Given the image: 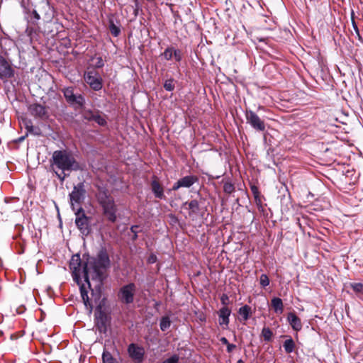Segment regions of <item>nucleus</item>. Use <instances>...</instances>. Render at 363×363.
Listing matches in <instances>:
<instances>
[{"label":"nucleus","instance_id":"36","mask_svg":"<svg viewBox=\"0 0 363 363\" xmlns=\"http://www.w3.org/2000/svg\"><path fill=\"white\" fill-rule=\"evenodd\" d=\"M38 28H39V26H34L32 24L28 23V26L26 28V32L28 35H32L33 33H35L38 30Z\"/></svg>","mask_w":363,"mask_h":363},{"label":"nucleus","instance_id":"19","mask_svg":"<svg viewBox=\"0 0 363 363\" xmlns=\"http://www.w3.org/2000/svg\"><path fill=\"white\" fill-rule=\"evenodd\" d=\"M198 177L194 175H187L179 179L182 187L189 188L198 182Z\"/></svg>","mask_w":363,"mask_h":363},{"label":"nucleus","instance_id":"43","mask_svg":"<svg viewBox=\"0 0 363 363\" xmlns=\"http://www.w3.org/2000/svg\"><path fill=\"white\" fill-rule=\"evenodd\" d=\"M181 187H182L181 184H180L179 181L178 180L177 182H175L173 184L172 190V191H177Z\"/></svg>","mask_w":363,"mask_h":363},{"label":"nucleus","instance_id":"15","mask_svg":"<svg viewBox=\"0 0 363 363\" xmlns=\"http://www.w3.org/2000/svg\"><path fill=\"white\" fill-rule=\"evenodd\" d=\"M108 318L106 314L100 311L98 315H96L95 326L100 333H106L107 330Z\"/></svg>","mask_w":363,"mask_h":363},{"label":"nucleus","instance_id":"27","mask_svg":"<svg viewBox=\"0 0 363 363\" xmlns=\"http://www.w3.org/2000/svg\"><path fill=\"white\" fill-rule=\"evenodd\" d=\"M171 325V321L169 317H162L160 320V327L162 331H166Z\"/></svg>","mask_w":363,"mask_h":363},{"label":"nucleus","instance_id":"26","mask_svg":"<svg viewBox=\"0 0 363 363\" xmlns=\"http://www.w3.org/2000/svg\"><path fill=\"white\" fill-rule=\"evenodd\" d=\"M250 189L254 196L256 203L257 205H261L262 201L260 198V192L259 191L258 187L256 185L252 184L250 186Z\"/></svg>","mask_w":363,"mask_h":363},{"label":"nucleus","instance_id":"17","mask_svg":"<svg viewBox=\"0 0 363 363\" xmlns=\"http://www.w3.org/2000/svg\"><path fill=\"white\" fill-rule=\"evenodd\" d=\"M231 311L228 307L224 306L219 310V323L220 325H228L229 324V316L230 315Z\"/></svg>","mask_w":363,"mask_h":363},{"label":"nucleus","instance_id":"14","mask_svg":"<svg viewBox=\"0 0 363 363\" xmlns=\"http://www.w3.org/2000/svg\"><path fill=\"white\" fill-rule=\"evenodd\" d=\"M150 188L152 194H154L156 199H159L161 200L166 199L164 186L160 182L158 177L155 175L152 176V181L150 182Z\"/></svg>","mask_w":363,"mask_h":363},{"label":"nucleus","instance_id":"39","mask_svg":"<svg viewBox=\"0 0 363 363\" xmlns=\"http://www.w3.org/2000/svg\"><path fill=\"white\" fill-rule=\"evenodd\" d=\"M173 57H174L175 60L177 62H180L182 59V52L179 49L174 48L173 50Z\"/></svg>","mask_w":363,"mask_h":363},{"label":"nucleus","instance_id":"20","mask_svg":"<svg viewBox=\"0 0 363 363\" xmlns=\"http://www.w3.org/2000/svg\"><path fill=\"white\" fill-rule=\"evenodd\" d=\"M271 305L274 312L277 313H282L284 311L283 301L280 298L274 297L271 301Z\"/></svg>","mask_w":363,"mask_h":363},{"label":"nucleus","instance_id":"38","mask_svg":"<svg viewBox=\"0 0 363 363\" xmlns=\"http://www.w3.org/2000/svg\"><path fill=\"white\" fill-rule=\"evenodd\" d=\"M353 15H354V12L352 11V27H353L355 33L357 34L358 38L359 40H361L362 37H361V35L359 34V30L358 26H357V25L354 18H353Z\"/></svg>","mask_w":363,"mask_h":363},{"label":"nucleus","instance_id":"2","mask_svg":"<svg viewBox=\"0 0 363 363\" xmlns=\"http://www.w3.org/2000/svg\"><path fill=\"white\" fill-rule=\"evenodd\" d=\"M50 167L57 177L63 182L71 172L82 170L81 164L77 161L73 153L67 150H55L50 159Z\"/></svg>","mask_w":363,"mask_h":363},{"label":"nucleus","instance_id":"37","mask_svg":"<svg viewBox=\"0 0 363 363\" xmlns=\"http://www.w3.org/2000/svg\"><path fill=\"white\" fill-rule=\"evenodd\" d=\"M92 60H95L94 66L96 68H101L104 65V62L101 57H94Z\"/></svg>","mask_w":363,"mask_h":363},{"label":"nucleus","instance_id":"35","mask_svg":"<svg viewBox=\"0 0 363 363\" xmlns=\"http://www.w3.org/2000/svg\"><path fill=\"white\" fill-rule=\"evenodd\" d=\"M223 191L225 193L230 194L235 191V186L230 182H225L223 185Z\"/></svg>","mask_w":363,"mask_h":363},{"label":"nucleus","instance_id":"4","mask_svg":"<svg viewBox=\"0 0 363 363\" xmlns=\"http://www.w3.org/2000/svg\"><path fill=\"white\" fill-rule=\"evenodd\" d=\"M86 195V189L84 182H79L75 185L72 191L69 194L71 207L73 211H76L84 201Z\"/></svg>","mask_w":363,"mask_h":363},{"label":"nucleus","instance_id":"30","mask_svg":"<svg viewBox=\"0 0 363 363\" xmlns=\"http://www.w3.org/2000/svg\"><path fill=\"white\" fill-rule=\"evenodd\" d=\"M262 336L264 341L269 342L273 336V333L269 328L264 327L262 330Z\"/></svg>","mask_w":363,"mask_h":363},{"label":"nucleus","instance_id":"13","mask_svg":"<svg viewBox=\"0 0 363 363\" xmlns=\"http://www.w3.org/2000/svg\"><path fill=\"white\" fill-rule=\"evenodd\" d=\"M86 82L95 91L102 88L101 79L97 72L92 70L87 72L84 75Z\"/></svg>","mask_w":363,"mask_h":363},{"label":"nucleus","instance_id":"28","mask_svg":"<svg viewBox=\"0 0 363 363\" xmlns=\"http://www.w3.org/2000/svg\"><path fill=\"white\" fill-rule=\"evenodd\" d=\"M109 30L114 37L118 36L121 33L120 28L115 25L113 20L109 21Z\"/></svg>","mask_w":363,"mask_h":363},{"label":"nucleus","instance_id":"49","mask_svg":"<svg viewBox=\"0 0 363 363\" xmlns=\"http://www.w3.org/2000/svg\"><path fill=\"white\" fill-rule=\"evenodd\" d=\"M45 7L48 8V9L50 8V7H49V5H48V4H45Z\"/></svg>","mask_w":363,"mask_h":363},{"label":"nucleus","instance_id":"22","mask_svg":"<svg viewBox=\"0 0 363 363\" xmlns=\"http://www.w3.org/2000/svg\"><path fill=\"white\" fill-rule=\"evenodd\" d=\"M80 294H81V296H82V298L83 300V302H84L85 306L87 308H89L90 311H91L93 308V306H92L91 301H89V298L88 296V292H87L85 286H84V284L80 286Z\"/></svg>","mask_w":363,"mask_h":363},{"label":"nucleus","instance_id":"34","mask_svg":"<svg viewBox=\"0 0 363 363\" xmlns=\"http://www.w3.org/2000/svg\"><path fill=\"white\" fill-rule=\"evenodd\" d=\"M259 284L264 288L269 284V279L267 274H261L259 277Z\"/></svg>","mask_w":363,"mask_h":363},{"label":"nucleus","instance_id":"24","mask_svg":"<svg viewBox=\"0 0 363 363\" xmlns=\"http://www.w3.org/2000/svg\"><path fill=\"white\" fill-rule=\"evenodd\" d=\"M283 347L286 353L289 354L294 351L296 345L294 340L290 337L286 340L283 344Z\"/></svg>","mask_w":363,"mask_h":363},{"label":"nucleus","instance_id":"41","mask_svg":"<svg viewBox=\"0 0 363 363\" xmlns=\"http://www.w3.org/2000/svg\"><path fill=\"white\" fill-rule=\"evenodd\" d=\"M137 228H138V225H133L131 228H130V230L131 232L133 233V235L132 237V240L133 241H135L138 238V231H137Z\"/></svg>","mask_w":363,"mask_h":363},{"label":"nucleus","instance_id":"1","mask_svg":"<svg viewBox=\"0 0 363 363\" xmlns=\"http://www.w3.org/2000/svg\"><path fill=\"white\" fill-rule=\"evenodd\" d=\"M110 266V259L105 249H101L96 257H86L83 255L82 259L79 254L74 255L69 262V268L72 271V277L78 284L81 281V274L83 275L84 281L91 288L89 278L98 282L97 286L100 287L106 278V269Z\"/></svg>","mask_w":363,"mask_h":363},{"label":"nucleus","instance_id":"11","mask_svg":"<svg viewBox=\"0 0 363 363\" xmlns=\"http://www.w3.org/2000/svg\"><path fill=\"white\" fill-rule=\"evenodd\" d=\"M128 353L135 363H142L144 360L145 349L142 346L131 343L128 347Z\"/></svg>","mask_w":363,"mask_h":363},{"label":"nucleus","instance_id":"40","mask_svg":"<svg viewBox=\"0 0 363 363\" xmlns=\"http://www.w3.org/2000/svg\"><path fill=\"white\" fill-rule=\"evenodd\" d=\"M162 363H179V357L177 354H174L164 360Z\"/></svg>","mask_w":363,"mask_h":363},{"label":"nucleus","instance_id":"31","mask_svg":"<svg viewBox=\"0 0 363 363\" xmlns=\"http://www.w3.org/2000/svg\"><path fill=\"white\" fill-rule=\"evenodd\" d=\"M173 47L167 48L161 54V56L166 60H170L173 57Z\"/></svg>","mask_w":363,"mask_h":363},{"label":"nucleus","instance_id":"25","mask_svg":"<svg viewBox=\"0 0 363 363\" xmlns=\"http://www.w3.org/2000/svg\"><path fill=\"white\" fill-rule=\"evenodd\" d=\"M40 19V14L36 10H33L30 14V19L28 21V23L32 24L34 26H38V21Z\"/></svg>","mask_w":363,"mask_h":363},{"label":"nucleus","instance_id":"9","mask_svg":"<svg viewBox=\"0 0 363 363\" xmlns=\"http://www.w3.org/2000/svg\"><path fill=\"white\" fill-rule=\"evenodd\" d=\"M82 116L84 120L89 122L94 121L100 126H104L107 123L105 115L98 110L84 109Z\"/></svg>","mask_w":363,"mask_h":363},{"label":"nucleus","instance_id":"7","mask_svg":"<svg viewBox=\"0 0 363 363\" xmlns=\"http://www.w3.org/2000/svg\"><path fill=\"white\" fill-rule=\"evenodd\" d=\"M62 91L68 104L71 105H78L80 107L84 106L85 104L84 97L80 94H74L73 86L65 87L62 89Z\"/></svg>","mask_w":363,"mask_h":363},{"label":"nucleus","instance_id":"47","mask_svg":"<svg viewBox=\"0 0 363 363\" xmlns=\"http://www.w3.org/2000/svg\"><path fill=\"white\" fill-rule=\"evenodd\" d=\"M147 2H153L155 0H146ZM138 1L139 0H134V2H135V6L137 8L139 7V4H138Z\"/></svg>","mask_w":363,"mask_h":363},{"label":"nucleus","instance_id":"5","mask_svg":"<svg viewBox=\"0 0 363 363\" xmlns=\"http://www.w3.org/2000/svg\"><path fill=\"white\" fill-rule=\"evenodd\" d=\"M75 211V224L84 235H88L91 232V218L86 216L84 210L82 206L77 208Z\"/></svg>","mask_w":363,"mask_h":363},{"label":"nucleus","instance_id":"3","mask_svg":"<svg viewBox=\"0 0 363 363\" xmlns=\"http://www.w3.org/2000/svg\"><path fill=\"white\" fill-rule=\"evenodd\" d=\"M97 190L95 196L97 202L102 208L103 214L107 220L111 223H115L117 219V206L115 203L113 197L110 191L105 185H96Z\"/></svg>","mask_w":363,"mask_h":363},{"label":"nucleus","instance_id":"42","mask_svg":"<svg viewBox=\"0 0 363 363\" xmlns=\"http://www.w3.org/2000/svg\"><path fill=\"white\" fill-rule=\"evenodd\" d=\"M147 262L150 264H153L157 262V256L154 254H152L149 256L147 259Z\"/></svg>","mask_w":363,"mask_h":363},{"label":"nucleus","instance_id":"33","mask_svg":"<svg viewBox=\"0 0 363 363\" xmlns=\"http://www.w3.org/2000/svg\"><path fill=\"white\" fill-rule=\"evenodd\" d=\"M164 88L168 91H173L174 89V79H167L164 83Z\"/></svg>","mask_w":363,"mask_h":363},{"label":"nucleus","instance_id":"8","mask_svg":"<svg viewBox=\"0 0 363 363\" xmlns=\"http://www.w3.org/2000/svg\"><path fill=\"white\" fill-rule=\"evenodd\" d=\"M245 118L247 123L255 130L258 132L265 131L266 125L264 121L262 120L255 112L251 110H246Z\"/></svg>","mask_w":363,"mask_h":363},{"label":"nucleus","instance_id":"48","mask_svg":"<svg viewBox=\"0 0 363 363\" xmlns=\"http://www.w3.org/2000/svg\"><path fill=\"white\" fill-rule=\"evenodd\" d=\"M238 363H244V362H243L242 359H239V360L238 361Z\"/></svg>","mask_w":363,"mask_h":363},{"label":"nucleus","instance_id":"45","mask_svg":"<svg viewBox=\"0 0 363 363\" xmlns=\"http://www.w3.org/2000/svg\"><path fill=\"white\" fill-rule=\"evenodd\" d=\"M220 301L223 305H226L227 301H228V296L226 294H223V296H221Z\"/></svg>","mask_w":363,"mask_h":363},{"label":"nucleus","instance_id":"23","mask_svg":"<svg viewBox=\"0 0 363 363\" xmlns=\"http://www.w3.org/2000/svg\"><path fill=\"white\" fill-rule=\"evenodd\" d=\"M239 315L242 317L243 321H247L252 313V310L250 306L248 305H245L240 307L238 310Z\"/></svg>","mask_w":363,"mask_h":363},{"label":"nucleus","instance_id":"18","mask_svg":"<svg viewBox=\"0 0 363 363\" xmlns=\"http://www.w3.org/2000/svg\"><path fill=\"white\" fill-rule=\"evenodd\" d=\"M184 205L188 206L189 216H194L199 214L200 211V206L197 200L194 199L190 201L185 202Z\"/></svg>","mask_w":363,"mask_h":363},{"label":"nucleus","instance_id":"46","mask_svg":"<svg viewBox=\"0 0 363 363\" xmlns=\"http://www.w3.org/2000/svg\"><path fill=\"white\" fill-rule=\"evenodd\" d=\"M220 341L221 342L222 344H223L225 345H228L229 344L228 340L225 337H220Z\"/></svg>","mask_w":363,"mask_h":363},{"label":"nucleus","instance_id":"44","mask_svg":"<svg viewBox=\"0 0 363 363\" xmlns=\"http://www.w3.org/2000/svg\"><path fill=\"white\" fill-rule=\"evenodd\" d=\"M227 346V352H232L233 350L236 348V345L234 344L229 343Z\"/></svg>","mask_w":363,"mask_h":363},{"label":"nucleus","instance_id":"6","mask_svg":"<svg viewBox=\"0 0 363 363\" xmlns=\"http://www.w3.org/2000/svg\"><path fill=\"white\" fill-rule=\"evenodd\" d=\"M135 291L136 286L134 283H129L124 285L120 289L118 293V299L124 304L133 303Z\"/></svg>","mask_w":363,"mask_h":363},{"label":"nucleus","instance_id":"32","mask_svg":"<svg viewBox=\"0 0 363 363\" xmlns=\"http://www.w3.org/2000/svg\"><path fill=\"white\" fill-rule=\"evenodd\" d=\"M350 286L357 294L363 293V284L362 283H350Z\"/></svg>","mask_w":363,"mask_h":363},{"label":"nucleus","instance_id":"21","mask_svg":"<svg viewBox=\"0 0 363 363\" xmlns=\"http://www.w3.org/2000/svg\"><path fill=\"white\" fill-rule=\"evenodd\" d=\"M23 123L28 133L33 134L35 135H40V129L38 127L33 126L32 121L30 120L25 119L23 121Z\"/></svg>","mask_w":363,"mask_h":363},{"label":"nucleus","instance_id":"29","mask_svg":"<svg viewBox=\"0 0 363 363\" xmlns=\"http://www.w3.org/2000/svg\"><path fill=\"white\" fill-rule=\"evenodd\" d=\"M104 363H118V362L113 357L109 352L105 351L102 355Z\"/></svg>","mask_w":363,"mask_h":363},{"label":"nucleus","instance_id":"16","mask_svg":"<svg viewBox=\"0 0 363 363\" xmlns=\"http://www.w3.org/2000/svg\"><path fill=\"white\" fill-rule=\"evenodd\" d=\"M287 320L294 330L298 332L302 329L301 320L294 313L288 314Z\"/></svg>","mask_w":363,"mask_h":363},{"label":"nucleus","instance_id":"12","mask_svg":"<svg viewBox=\"0 0 363 363\" xmlns=\"http://www.w3.org/2000/svg\"><path fill=\"white\" fill-rule=\"evenodd\" d=\"M28 111L35 117L40 120H46L49 118V114L47 108L38 103H34L28 106Z\"/></svg>","mask_w":363,"mask_h":363},{"label":"nucleus","instance_id":"10","mask_svg":"<svg viewBox=\"0 0 363 363\" xmlns=\"http://www.w3.org/2000/svg\"><path fill=\"white\" fill-rule=\"evenodd\" d=\"M15 75V70L11 62L8 61L4 56L0 55V79L4 82L11 79Z\"/></svg>","mask_w":363,"mask_h":363}]
</instances>
